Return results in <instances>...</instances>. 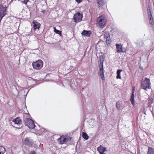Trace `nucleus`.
<instances>
[{"instance_id":"31","label":"nucleus","mask_w":154,"mask_h":154,"mask_svg":"<svg viewBox=\"0 0 154 154\" xmlns=\"http://www.w3.org/2000/svg\"><path fill=\"white\" fill-rule=\"evenodd\" d=\"M35 153V152L34 151H32L30 152L29 154H34Z\"/></svg>"},{"instance_id":"12","label":"nucleus","mask_w":154,"mask_h":154,"mask_svg":"<svg viewBox=\"0 0 154 154\" xmlns=\"http://www.w3.org/2000/svg\"><path fill=\"white\" fill-rule=\"evenodd\" d=\"M91 32L90 31H87L84 30L82 33V34L83 35L85 36H89L90 35Z\"/></svg>"},{"instance_id":"27","label":"nucleus","mask_w":154,"mask_h":154,"mask_svg":"<svg viewBox=\"0 0 154 154\" xmlns=\"http://www.w3.org/2000/svg\"><path fill=\"white\" fill-rule=\"evenodd\" d=\"M75 0L78 3H81L82 1V0Z\"/></svg>"},{"instance_id":"9","label":"nucleus","mask_w":154,"mask_h":154,"mask_svg":"<svg viewBox=\"0 0 154 154\" xmlns=\"http://www.w3.org/2000/svg\"><path fill=\"white\" fill-rule=\"evenodd\" d=\"M116 47L117 49V51L118 52H125V50H123L122 48V45L121 44H116Z\"/></svg>"},{"instance_id":"17","label":"nucleus","mask_w":154,"mask_h":154,"mask_svg":"<svg viewBox=\"0 0 154 154\" xmlns=\"http://www.w3.org/2000/svg\"><path fill=\"white\" fill-rule=\"evenodd\" d=\"M82 136L83 137L84 139H85L86 140H87L88 139V136L87 134L86 133H85L83 132L82 133Z\"/></svg>"},{"instance_id":"22","label":"nucleus","mask_w":154,"mask_h":154,"mask_svg":"<svg viewBox=\"0 0 154 154\" xmlns=\"http://www.w3.org/2000/svg\"><path fill=\"white\" fill-rule=\"evenodd\" d=\"M54 32H55L57 34H59L60 36H61V32L60 31L56 29L55 27H54Z\"/></svg>"},{"instance_id":"30","label":"nucleus","mask_w":154,"mask_h":154,"mask_svg":"<svg viewBox=\"0 0 154 154\" xmlns=\"http://www.w3.org/2000/svg\"><path fill=\"white\" fill-rule=\"evenodd\" d=\"M135 88L134 87H133V88H132V94H133L134 93V89H135Z\"/></svg>"},{"instance_id":"15","label":"nucleus","mask_w":154,"mask_h":154,"mask_svg":"<svg viewBox=\"0 0 154 154\" xmlns=\"http://www.w3.org/2000/svg\"><path fill=\"white\" fill-rule=\"evenodd\" d=\"M5 152V149L4 147L0 146V154H3Z\"/></svg>"},{"instance_id":"24","label":"nucleus","mask_w":154,"mask_h":154,"mask_svg":"<svg viewBox=\"0 0 154 154\" xmlns=\"http://www.w3.org/2000/svg\"><path fill=\"white\" fill-rule=\"evenodd\" d=\"M104 61V57L103 56H101L100 57V62L101 63L103 64Z\"/></svg>"},{"instance_id":"7","label":"nucleus","mask_w":154,"mask_h":154,"mask_svg":"<svg viewBox=\"0 0 154 154\" xmlns=\"http://www.w3.org/2000/svg\"><path fill=\"white\" fill-rule=\"evenodd\" d=\"M32 24L33 25V27L34 29L35 30L37 28L38 30H39L40 27V24L35 20H33Z\"/></svg>"},{"instance_id":"5","label":"nucleus","mask_w":154,"mask_h":154,"mask_svg":"<svg viewBox=\"0 0 154 154\" xmlns=\"http://www.w3.org/2000/svg\"><path fill=\"white\" fill-rule=\"evenodd\" d=\"M149 80L146 78L145 80L142 83V86L143 88L144 89H146V88H149Z\"/></svg>"},{"instance_id":"8","label":"nucleus","mask_w":154,"mask_h":154,"mask_svg":"<svg viewBox=\"0 0 154 154\" xmlns=\"http://www.w3.org/2000/svg\"><path fill=\"white\" fill-rule=\"evenodd\" d=\"M6 10L4 8H1L0 10V21L1 20L3 17L5 15Z\"/></svg>"},{"instance_id":"18","label":"nucleus","mask_w":154,"mask_h":154,"mask_svg":"<svg viewBox=\"0 0 154 154\" xmlns=\"http://www.w3.org/2000/svg\"><path fill=\"white\" fill-rule=\"evenodd\" d=\"M147 154H154V149L151 148H149Z\"/></svg>"},{"instance_id":"21","label":"nucleus","mask_w":154,"mask_h":154,"mask_svg":"<svg viewBox=\"0 0 154 154\" xmlns=\"http://www.w3.org/2000/svg\"><path fill=\"white\" fill-rule=\"evenodd\" d=\"M122 71V70H120V69H118L117 71V79H121V77L120 76V73Z\"/></svg>"},{"instance_id":"23","label":"nucleus","mask_w":154,"mask_h":154,"mask_svg":"<svg viewBox=\"0 0 154 154\" xmlns=\"http://www.w3.org/2000/svg\"><path fill=\"white\" fill-rule=\"evenodd\" d=\"M148 16L149 19L150 20V21H151L150 22L152 23V18L151 16V12L150 11H149L148 13Z\"/></svg>"},{"instance_id":"16","label":"nucleus","mask_w":154,"mask_h":154,"mask_svg":"<svg viewBox=\"0 0 154 154\" xmlns=\"http://www.w3.org/2000/svg\"><path fill=\"white\" fill-rule=\"evenodd\" d=\"M130 100L131 102V104L134 105V95L133 94H132V95L131 96Z\"/></svg>"},{"instance_id":"28","label":"nucleus","mask_w":154,"mask_h":154,"mask_svg":"<svg viewBox=\"0 0 154 154\" xmlns=\"http://www.w3.org/2000/svg\"><path fill=\"white\" fill-rule=\"evenodd\" d=\"M153 100V99L152 98H150L149 100V103H151Z\"/></svg>"},{"instance_id":"26","label":"nucleus","mask_w":154,"mask_h":154,"mask_svg":"<svg viewBox=\"0 0 154 154\" xmlns=\"http://www.w3.org/2000/svg\"><path fill=\"white\" fill-rule=\"evenodd\" d=\"M100 76H101V77L102 79L103 80H104L105 79V78L104 77V76L103 74H100Z\"/></svg>"},{"instance_id":"20","label":"nucleus","mask_w":154,"mask_h":154,"mask_svg":"<svg viewBox=\"0 0 154 154\" xmlns=\"http://www.w3.org/2000/svg\"><path fill=\"white\" fill-rule=\"evenodd\" d=\"M98 3L100 6H102L104 5L105 3L103 0H98Z\"/></svg>"},{"instance_id":"14","label":"nucleus","mask_w":154,"mask_h":154,"mask_svg":"<svg viewBox=\"0 0 154 154\" xmlns=\"http://www.w3.org/2000/svg\"><path fill=\"white\" fill-rule=\"evenodd\" d=\"M106 43L109 44L110 42V37L109 36V34H107L106 35Z\"/></svg>"},{"instance_id":"11","label":"nucleus","mask_w":154,"mask_h":154,"mask_svg":"<svg viewBox=\"0 0 154 154\" xmlns=\"http://www.w3.org/2000/svg\"><path fill=\"white\" fill-rule=\"evenodd\" d=\"M97 150L100 154H106L104 153L106 151L105 148L104 147L100 146L98 148Z\"/></svg>"},{"instance_id":"2","label":"nucleus","mask_w":154,"mask_h":154,"mask_svg":"<svg viewBox=\"0 0 154 154\" xmlns=\"http://www.w3.org/2000/svg\"><path fill=\"white\" fill-rule=\"evenodd\" d=\"M43 62L41 60L33 62L32 63V66L35 69H39L43 66Z\"/></svg>"},{"instance_id":"25","label":"nucleus","mask_w":154,"mask_h":154,"mask_svg":"<svg viewBox=\"0 0 154 154\" xmlns=\"http://www.w3.org/2000/svg\"><path fill=\"white\" fill-rule=\"evenodd\" d=\"M100 74H103V67L102 68H101L100 69Z\"/></svg>"},{"instance_id":"10","label":"nucleus","mask_w":154,"mask_h":154,"mask_svg":"<svg viewBox=\"0 0 154 154\" xmlns=\"http://www.w3.org/2000/svg\"><path fill=\"white\" fill-rule=\"evenodd\" d=\"M71 139V138L70 137H68L67 138H64L63 137H61L59 139H58V140H60V141H62L63 142H60V144H63L64 142H65L66 140L67 141H69Z\"/></svg>"},{"instance_id":"1","label":"nucleus","mask_w":154,"mask_h":154,"mask_svg":"<svg viewBox=\"0 0 154 154\" xmlns=\"http://www.w3.org/2000/svg\"><path fill=\"white\" fill-rule=\"evenodd\" d=\"M97 21L100 27H103L105 26L106 23L105 17L103 16L97 18Z\"/></svg>"},{"instance_id":"3","label":"nucleus","mask_w":154,"mask_h":154,"mask_svg":"<svg viewBox=\"0 0 154 154\" xmlns=\"http://www.w3.org/2000/svg\"><path fill=\"white\" fill-rule=\"evenodd\" d=\"M25 124L31 129H34L35 127V125L33 121L30 119H27L25 120Z\"/></svg>"},{"instance_id":"19","label":"nucleus","mask_w":154,"mask_h":154,"mask_svg":"<svg viewBox=\"0 0 154 154\" xmlns=\"http://www.w3.org/2000/svg\"><path fill=\"white\" fill-rule=\"evenodd\" d=\"M121 103L120 101H118L116 103V106L118 109H119L121 107Z\"/></svg>"},{"instance_id":"29","label":"nucleus","mask_w":154,"mask_h":154,"mask_svg":"<svg viewBox=\"0 0 154 154\" xmlns=\"http://www.w3.org/2000/svg\"><path fill=\"white\" fill-rule=\"evenodd\" d=\"M28 1V0H24V1H23V2L24 4H26Z\"/></svg>"},{"instance_id":"4","label":"nucleus","mask_w":154,"mask_h":154,"mask_svg":"<svg viewBox=\"0 0 154 154\" xmlns=\"http://www.w3.org/2000/svg\"><path fill=\"white\" fill-rule=\"evenodd\" d=\"M82 15L80 13L78 12L74 15L73 19L74 22H78L80 21L82 18Z\"/></svg>"},{"instance_id":"13","label":"nucleus","mask_w":154,"mask_h":154,"mask_svg":"<svg viewBox=\"0 0 154 154\" xmlns=\"http://www.w3.org/2000/svg\"><path fill=\"white\" fill-rule=\"evenodd\" d=\"M24 143L28 145L29 146H30L31 145V142L29 139L26 138L24 140Z\"/></svg>"},{"instance_id":"6","label":"nucleus","mask_w":154,"mask_h":154,"mask_svg":"<svg viewBox=\"0 0 154 154\" xmlns=\"http://www.w3.org/2000/svg\"><path fill=\"white\" fill-rule=\"evenodd\" d=\"M13 125L15 127L17 128H19V126L21 124V121H20L19 118H17L13 121Z\"/></svg>"}]
</instances>
